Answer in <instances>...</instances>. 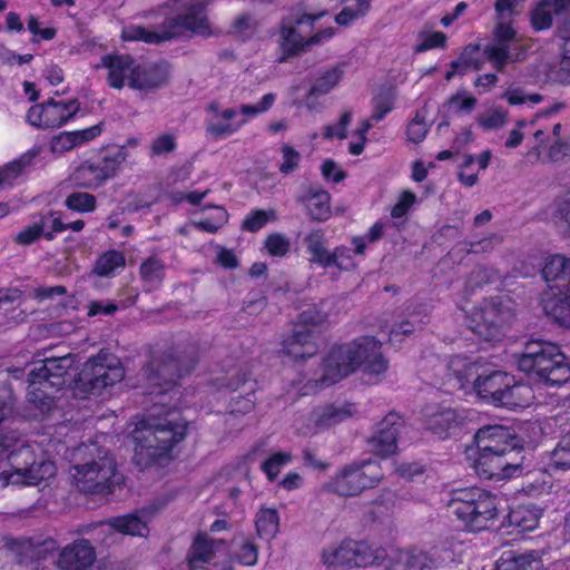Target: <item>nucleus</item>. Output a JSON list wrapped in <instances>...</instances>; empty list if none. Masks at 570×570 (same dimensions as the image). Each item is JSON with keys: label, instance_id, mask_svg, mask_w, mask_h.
Masks as SVG:
<instances>
[{"label": "nucleus", "instance_id": "nucleus-1", "mask_svg": "<svg viewBox=\"0 0 570 570\" xmlns=\"http://www.w3.org/2000/svg\"><path fill=\"white\" fill-rule=\"evenodd\" d=\"M177 362L154 361L145 370L148 392L157 401L151 413L135 424L131 439L135 443V461L141 468L170 459L173 448L186 436L187 423L178 411L167 407V401L179 395L173 381Z\"/></svg>", "mask_w": 570, "mask_h": 570}, {"label": "nucleus", "instance_id": "nucleus-2", "mask_svg": "<svg viewBox=\"0 0 570 570\" xmlns=\"http://www.w3.org/2000/svg\"><path fill=\"white\" fill-rule=\"evenodd\" d=\"M465 458L479 478L504 481L523 472L524 450L513 432L502 425L476 431L465 449Z\"/></svg>", "mask_w": 570, "mask_h": 570}, {"label": "nucleus", "instance_id": "nucleus-3", "mask_svg": "<svg viewBox=\"0 0 570 570\" xmlns=\"http://www.w3.org/2000/svg\"><path fill=\"white\" fill-rule=\"evenodd\" d=\"M389 362L381 351V342L373 336H362L331 348L320 367L301 387L302 394L328 387L357 368L367 375L380 376L386 372Z\"/></svg>", "mask_w": 570, "mask_h": 570}, {"label": "nucleus", "instance_id": "nucleus-4", "mask_svg": "<svg viewBox=\"0 0 570 570\" xmlns=\"http://www.w3.org/2000/svg\"><path fill=\"white\" fill-rule=\"evenodd\" d=\"M511 382L512 375L480 357L454 355L446 364H438L433 384L446 393L462 391L465 395L475 394L495 406Z\"/></svg>", "mask_w": 570, "mask_h": 570}, {"label": "nucleus", "instance_id": "nucleus-5", "mask_svg": "<svg viewBox=\"0 0 570 570\" xmlns=\"http://www.w3.org/2000/svg\"><path fill=\"white\" fill-rule=\"evenodd\" d=\"M175 7L179 12L168 19L159 30L129 26L122 29V39L126 41L141 40L149 43H158L177 37L183 31H190L200 36H208L210 33L205 0H175Z\"/></svg>", "mask_w": 570, "mask_h": 570}, {"label": "nucleus", "instance_id": "nucleus-6", "mask_svg": "<svg viewBox=\"0 0 570 570\" xmlns=\"http://www.w3.org/2000/svg\"><path fill=\"white\" fill-rule=\"evenodd\" d=\"M518 367L533 382L560 386L570 379V362L561 348L548 341H530L518 360Z\"/></svg>", "mask_w": 570, "mask_h": 570}, {"label": "nucleus", "instance_id": "nucleus-7", "mask_svg": "<svg viewBox=\"0 0 570 570\" xmlns=\"http://www.w3.org/2000/svg\"><path fill=\"white\" fill-rule=\"evenodd\" d=\"M501 500L480 488L453 492L450 509L463 527L473 532L489 529L498 519Z\"/></svg>", "mask_w": 570, "mask_h": 570}, {"label": "nucleus", "instance_id": "nucleus-8", "mask_svg": "<svg viewBox=\"0 0 570 570\" xmlns=\"http://www.w3.org/2000/svg\"><path fill=\"white\" fill-rule=\"evenodd\" d=\"M72 360L69 355L60 357H47L33 362L28 374V394L30 403L39 407L41 412L51 409L56 393L65 385V375Z\"/></svg>", "mask_w": 570, "mask_h": 570}, {"label": "nucleus", "instance_id": "nucleus-9", "mask_svg": "<svg viewBox=\"0 0 570 570\" xmlns=\"http://www.w3.org/2000/svg\"><path fill=\"white\" fill-rule=\"evenodd\" d=\"M546 282H556L542 295L547 315L562 326H570V257L553 255L544 264Z\"/></svg>", "mask_w": 570, "mask_h": 570}, {"label": "nucleus", "instance_id": "nucleus-10", "mask_svg": "<svg viewBox=\"0 0 570 570\" xmlns=\"http://www.w3.org/2000/svg\"><path fill=\"white\" fill-rule=\"evenodd\" d=\"M107 70V82L115 89H153L166 81V72L158 66L142 67L126 55H107L98 66Z\"/></svg>", "mask_w": 570, "mask_h": 570}, {"label": "nucleus", "instance_id": "nucleus-11", "mask_svg": "<svg viewBox=\"0 0 570 570\" xmlns=\"http://www.w3.org/2000/svg\"><path fill=\"white\" fill-rule=\"evenodd\" d=\"M125 376L119 358L109 353H100L90 358L75 383V394L80 397L99 396L108 386L120 382Z\"/></svg>", "mask_w": 570, "mask_h": 570}, {"label": "nucleus", "instance_id": "nucleus-12", "mask_svg": "<svg viewBox=\"0 0 570 570\" xmlns=\"http://www.w3.org/2000/svg\"><path fill=\"white\" fill-rule=\"evenodd\" d=\"M276 101V95L265 94L256 104H245L236 108H218L209 106L210 117L207 121V131L216 138H226L237 132L250 119L268 111Z\"/></svg>", "mask_w": 570, "mask_h": 570}, {"label": "nucleus", "instance_id": "nucleus-13", "mask_svg": "<svg viewBox=\"0 0 570 570\" xmlns=\"http://www.w3.org/2000/svg\"><path fill=\"white\" fill-rule=\"evenodd\" d=\"M327 302L320 306L308 305L298 315V323L293 333L283 342V352L295 361L313 356L317 351L315 334L308 326L322 324L327 321Z\"/></svg>", "mask_w": 570, "mask_h": 570}, {"label": "nucleus", "instance_id": "nucleus-14", "mask_svg": "<svg viewBox=\"0 0 570 570\" xmlns=\"http://www.w3.org/2000/svg\"><path fill=\"white\" fill-rule=\"evenodd\" d=\"M382 476V468L377 461H362L344 466L324 488L340 495L352 497L376 485Z\"/></svg>", "mask_w": 570, "mask_h": 570}, {"label": "nucleus", "instance_id": "nucleus-15", "mask_svg": "<svg viewBox=\"0 0 570 570\" xmlns=\"http://www.w3.org/2000/svg\"><path fill=\"white\" fill-rule=\"evenodd\" d=\"M512 318L510 307L501 303L484 301L466 315L469 328L484 342L500 341Z\"/></svg>", "mask_w": 570, "mask_h": 570}, {"label": "nucleus", "instance_id": "nucleus-16", "mask_svg": "<svg viewBox=\"0 0 570 570\" xmlns=\"http://www.w3.org/2000/svg\"><path fill=\"white\" fill-rule=\"evenodd\" d=\"M73 471L72 476L77 488L87 493H111L115 485L122 479L116 473L114 458L107 453L99 455L98 461L76 465Z\"/></svg>", "mask_w": 570, "mask_h": 570}, {"label": "nucleus", "instance_id": "nucleus-17", "mask_svg": "<svg viewBox=\"0 0 570 570\" xmlns=\"http://www.w3.org/2000/svg\"><path fill=\"white\" fill-rule=\"evenodd\" d=\"M381 558L380 550L353 540L332 544L322 553L323 562L334 568H366L376 564Z\"/></svg>", "mask_w": 570, "mask_h": 570}, {"label": "nucleus", "instance_id": "nucleus-18", "mask_svg": "<svg viewBox=\"0 0 570 570\" xmlns=\"http://www.w3.org/2000/svg\"><path fill=\"white\" fill-rule=\"evenodd\" d=\"M127 157L126 146H119L98 163L86 161L77 167L72 174V181L83 188H97L115 177Z\"/></svg>", "mask_w": 570, "mask_h": 570}, {"label": "nucleus", "instance_id": "nucleus-19", "mask_svg": "<svg viewBox=\"0 0 570 570\" xmlns=\"http://www.w3.org/2000/svg\"><path fill=\"white\" fill-rule=\"evenodd\" d=\"M78 110L79 102L76 99L49 100L47 104L32 106L27 114V120L38 128H58L67 124Z\"/></svg>", "mask_w": 570, "mask_h": 570}, {"label": "nucleus", "instance_id": "nucleus-20", "mask_svg": "<svg viewBox=\"0 0 570 570\" xmlns=\"http://www.w3.org/2000/svg\"><path fill=\"white\" fill-rule=\"evenodd\" d=\"M354 412L355 409L350 403L318 406L313 410L298 431L303 435L320 433L351 417Z\"/></svg>", "mask_w": 570, "mask_h": 570}, {"label": "nucleus", "instance_id": "nucleus-21", "mask_svg": "<svg viewBox=\"0 0 570 570\" xmlns=\"http://www.w3.org/2000/svg\"><path fill=\"white\" fill-rule=\"evenodd\" d=\"M325 16L324 12L318 14H303L296 21H284L281 28L279 46L284 56L281 60H285L288 56L295 55L305 46H309L308 38L305 36V29H313L314 22Z\"/></svg>", "mask_w": 570, "mask_h": 570}, {"label": "nucleus", "instance_id": "nucleus-22", "mask_svg": "<svg viewBox=\"0 0 570 570\" xmlns=\"http://www.w3.org/2000/svg\"><path fill=\"white\" fill-rule=\"evenodd\" d=\"M465 415L451 406L429 405L424 412V425L438 439L450 438L462 424Z\"/></svg>", "mask_w": 570, "mask_h": 570}, {"label": "nucleus", "instance_id": "nucleus-23", "mask_svg": "<svg viewBox=\"0 0 570 570\" xmlns=\"http://www.w3.org/2000/svg\"><path fill=\"white\" fill-rule=\"evenodd\" d=\"M439 564L434 554L420 549H393L386 554L385 560L387 570H434Z\"/></svg>", "mask_w": 570, "mask_h": 570}, {"label": "nucleus", "instance_id": "nucleus-24", "mask_svg": "<svg viewBox=\"0 0 570 570\" xmlns=\"http://www.w3.org/2000/svg\"><path fill=\"white\" fill-rule=\"evenodd\" d=\"M403 428L401 417L395 413L387 414L377 425L370 444L373 452L382 458L396 453L399 435Z\"/></svg>", "mask_w": 570, "mask_h": 570}, {"label": "nucleus", "instance_id": "nucleus-25", "mask_svg": "<svg viewBox=\"0 0 570 570\" xmlns=\"http://www.w3.org/2000/svg\"><path fill=\"white\" fill-rule=\"evenodd\" d=\"M533 136L539 144L525 155V159L531 164L559 160L570 154V145L560 139H550V134L547 130L538 129Z\"/></svg>", "mask_w": 570, "mask_h": 570}, {"label": "nucleus", "instance_id": "nucleus-26", "mask_svg": "<svg viewBox=\"0 0 570 570\" xmlns=\"http://www.w3.org/2000/svg\"><path fill=\"white\" fill-rule=\"evenodd\" d=\"M153 515V510L141 509L136 513L110 518L102 527L126 535L147 537Z\"/></svg>", "mask_w": 570, "mask_h": 570}, {"label": "nucleus", "instance_id": "nucleus-27", "mask_svg": "<svg viewBox=\"0 0 570 570\" xmlns=\"http://www.w3.org/2000/svg\"><path fill=\"white\" fill-rule=\"evenodd\" d=\"M96 553L87 540H76L60 552L57 566L61 570H85L95 561Z\"/></svg>", "mask_w": 570, "mask_h": 570}, {"label": "nucleus", "instance_id": "nucleus-28", "mask_svg": "<svg viewBox=\"0 0 570 570\" xmlns=\"http://www.w3.org/2000/svg\"><path fill=\"white\" fill-rule=\"evenodd\" d=\"M225 543L223 541H216L210 539L207 534H198L188 553L187 567L188 570L202 569L220 550H225Z\"/></svg>", "mask_w": 570, "mask_h": 570}, {"label": "nucleus", "instance_id": "nucleus-29", "mask_svg": "<svg viewBox=\"0 0 570 570\" xmlns=\"http://www.w3.org/2000/svg\"><path fill=\"white\" fill-rule=\"evenodd\" d=\"M344 75L343 66H334L321 72L314 80L305 100V106L309 110L318 107L317 98L330 94L338 86Z\"/></svg>", "mask_w": 570, "mask_h": 570}, {"label": "nucleus", "instance_id": "nucleus-30", "mask_svg": "<svg viewBox=\"0 0 570 570\" xmlns=\"http://www.w3.org/2000/svg\"><path fill=\"white\" fill-rule=\"evenodd\" d=\"M495 406L509 410H519L530 406L534 400L533 390L530 385L517 382L512 376L509 387H504Z\"/></svg>", "mask_w": 570, "mask_h": 570}, {"label": "nucleus", "instance_id": "nucleus-31", "mask_svg": "<svg viewBox=\"0 0 570 570\" xmlns=\"http://www.w3.org/2000/svg\"><path fill=\"white\" fill-rule=\"evenodd\" d=\"M298 202L304 205L313 220L326 222L332 215L331 195L326 190L308 189L298 197Z\"/></svg>", "mask_w": 570, "mask_h": 570}, {"label": "nucleus", "instance_id": "nucleus-32", "mask_svg": "<svg viewBox=\"0 0 570 570\" xmlns=\"http://www.w3.org/2000/svg\"><path fill=\"white\" fill-rule=\"evenodd\" d=\"M492 158L490 150H483L479 155H464L459 167V180L466 187L474 186L479 180V173L484 170Z\"/></svg>", "mask_w": 570, "mask_h": 570}, {"label": "nucleus", "instance_id": "nucleus-33", "mask_svg": "<svg viewBox=\"0 0 570 570\" xmlns=\"http://www.w3.org/2000/svg\"><path fill=\"white\" fill-rule=\"evenodd\" d=\"M543 561L537 551L515 554L505 552L497 561L493 570H542Z\"/></svg>", "mask_w": 570, "mask_h": 570}, {"label": "nucleus", "instance_id": "nucleus-34", "mask_svg": "<svg viewBox=\"0 0 570 570\" xmlns=\"http://www.w3.org/2000/svg\"><path fill=\"white\" fill-rule=\"evenodd\" d=\"M541 511L534 505H518L508 515V525L518 532L534 530L539 524Z\"/></svg>", "mask_w": 570, "mask_h": 570}, {"label": "nucleus", "instance_id": "nucleus-35", "mask_svg": "<svg viewBox=\"0 0 570 570\" xmlns=\"http://www.w3.org/2000/svg\"><path fill=\"white\" fill-rule=\"evenodd\" d=\"M570 0H542L531 12V23L537 30L548 29L552 23L554 14L563 10Z\"/></svg>", "mask_w": 570, "mask_h": 570}, {"label": "nucleus", "instance_id": "nucleus-36", "mask_svg": "<svg viewBox=\"0 0 570 570\" xmlns=\"http://www.w3.org/2000/svg\"><path fill=\"white\" fill-rule=\"evenodd\" d=\"M279 513L276 509L262 507L255 515V529L257 535L271 542L279 531Z\"/></svg>", "mask_w": 570, "mask_h": 570}, {"label": "nucleus", "instance_id": "nucleus-37", "mask_svg": "<svg viewBox=\"0 0 570 570\" xmlns=\"http://www.w3.org/2000/svg\"><path fill=\"white\" fill-rule=\"evenodd\" d=\"M480 49L476 46H466L460 58L451 63V69L446 72L445 78L452 79L456 73H465L470 70H479L482 62L479 59Z\"/></svg>", "mask_w": 570, "mask_h": 570}, {"label": "nucleus", "instance_id": "nucleus-38", "mask_svg": "<svg viewBox=\"0 0 570 570\" xmlns=\"http://www.w3.org/2000/svg\"><path fill=\"white\" fill-rule=\"evenodd\" d=\"M324 234L322 230L311 232L305 237V244L307 250L311 254V261L317 263L324 267L332 265V253H330L324 246Z\"/></svg>", "mask_w": 570, "mask_h": 570}, {"label": "nucleus", "instance_id": "nucleus-39", "mask_svg": "<svg viewBox=\"0 0 570 570\" xmlns=\"http://www.w3.org/2000/svg\"><path fill=\"white\" fill-rule=\"evenodd\" d=\"M35 153L28 151L0 168V188L12 185L30 165Z\"/></svg>", "mask_w": 570, "mask_h": 570}, {"label": "nucleus", "instance_id": "nucleus-40", "mask_svg": "<svg viewBox=\"0 0 570 570\" xmlns=\"http://www.w3.org/2000/svg\"><path fill=\"white\" fill-rule=\"evenodd\" d=\"M125 266V257L120 252L108 250L99 256L95 265V273L99 276H114Z\"/></svg>", "mask_w": 570, "mask_h": 570}, {"label": "nucleus", "instance_id": "nucleus-41", "mask_svg": "<svg viewBox=\"0 0 570 570\" xmlns=\"http://www.w3.org/2000/svg\"><path fill=\"white\" fill-rule=\"evenodd\" d=\"M396 99V92L393 88H384L373 99V112L367 119L370 122L381 121L392 109Z\"/></svg>", "mask_w": 570, "mask_h": 570}, {"label": "nucleus", "instance_id": "nucleus-42", "mask_svg": "<svg viewBox=\"0 0 570 570\" xmlns=\"http://www.w3.org/2000/svg\"><path fill=\"white\" fill-rule=\"evenodd\" d=\"M344 3L343 10L335 17V21L341 26H348L368 11L371 0H344Z\"/></svg>", "mask_w": 570, "mask_h": 570}, {"label": "nucleus", "instance_id": "nucleus-43", "mask_svg": "<svg viewBox=\"0 0 570 570\" xmlns=\"http://www.w3.org/2000/svg\"><path fill=\"white\" fill-rule=\"evenodd\" d=\"M508 112L501 107H491L476 116L483 130H498L507 124Z\"/></svg>", "mask_w": 570, "mask_h": 570}, {"label": "nucleus", "instance_id": "nucleus-44", "mask_svg": "<svg viewBox=\"0 0 570 570\" xmlns=\"http://www.w3.org/2000/svg\"><path fill=\"white\" fill-rule=\"evenodd\" d=\"M277 220V213L275 209H254L252 210L243 222V229L255 233L262 229L269 222Z\"/></svg>", "mask_w": 570, "mask_h": 570}, {"label": "nucleus", "instance_id": "nucleus-45", "mask_svg": "<svg viewBox=\"0 0 570 570\" xmlns=\"http://www.w3.org/2000/svg\"><path fill=\"white\" fill-rule=\"evenodd\" d=\"M227 219L228 214L225 208L220 206H214L210 207V215L206 218L195 222L194 226L208 233H215L227 223Z\"/></svg>", "mask_w": 570, "mask_h": 570}, {"label": "nucleus", "instance_id": "nucleus-46", "mask_svg": "<svg viewBox=\"0 0 570 570\" xmlns=\"http://www.w3.org/2000/svg\"><path fill=\"white\" fill-rule=\"evenodd\" d=\"M291 461H292L291 453L276 452L263 462L262 470L266 474V476L269 481H274L277 479L282 469H284L287 464H289Z\"/></svg>", "mask_w": 570, "mask_h": 570}, {"label": "nucleus", "instance_id": "nucleus-47", "mask_svg": "<svg viewBox=\"0 0 570 570\" xmlns=\"http://www.w3.org/2000/svg\"><path fill=\"white\" fill-rule=\"evenodd\" d=\"M65 204L73 212L89 213L96 207V197L82 191L72 193L66 198Z\"/></svg>", "mask_w": 570, "mask_h": 570}, {"label": "nucleus", "instance_id": "nucleus-48", "mask_svg": "<svg viewBox=\"0 0 570 570\" xmlns=\"http://www.w3.org/2000/svg\"><path fill=\"white\" fill-rule=\"evenodd\" d=\"M551 465L559 470L570 469V433L559 441L551 453Z\"/></svg>", "mask_w": 570, "mask_h": 570}, {"label": "nucleus", "instance_id": "nucleus-49", "mask_svg": "<svg viewBox=\"0 0 570 570\" xmlns=\"http://www.w3.org/2000/svg\"><path fill=\"white\" fill-rule=\"evenodd\" d=\"M503 98L511 106L530 105L534 106L542 101V97L539 94H527L522 88L510 87L503 94Z\"/></svg>", "mask_w": 570, "mask_h": 570}, {"label": "nucleus", "instance_id": "nucleus-50", "mask_svg": "<svg viewBox=\"0 0 570 570\" xmlns=\"http://www.w3.org/2000/svg\"><path fill=\"white\" fill-rule=\"evenodd\" d=\"M419 41L415 51L423 52L434 48H443L446 42V36L441 31H421L419 33Z\"/></svg>", "mask_w": 570, "mask_h": 570}, {"label": "nucleus", "instance_id": "nucleus-51", "mask_svg": "<svg viewBox=\"0 0 570 570\" xmlns=\"http://www.w3.org/2000/svg\"><path fill=\"white\" fill-rule=\"evenodd\" d=\"M384 232V224L381 222L375 223L364 236H357L352 239L354 245V254L362 255L370 243L379 240Z\"/></svg>", "mask_w": 570, "mask_h": 570}, {"label": "nucleus", "instance_id": "nucleus-52", "mask_svg": "<svg viewBox=\"0 0 570 570\" xmlns=\"http://www.w3.org/2000/svg\"><path fill=\"white\" fill-rule=\"evenodd\" d=\"M564 40V55L557 70H551L549 78L563 83L570 82V37L562 36Z\"/></svg>", "mask_w": 570, "mask_h": 570}, {"label": "nucleus", "instance_id": "nucleus-53", "mask_svg": "<svg viewBox=\"0 0 570 570\" xmlns=\"http://www.w3.org/2000/svg\"><path fill=\"white\" fill-rule=\"evenodd\" d=\"M177 147V137L173 132L160 134L150 144L151 154L163 156L173 153Z\"/></svg>", "mask_w": 570, "mask_h": 570}, {"label": "nucleus", "instance_id": "nucleus-54", "mask_svg": "<svg viewBox=\"0 0 570 570\" xmlns=\"http://www.w3.org/2000/svg\"><path fill=\"white\" fill-rule=\"evenodd\" d=\"M41 225L43 226L45 237L52 239L57 233H61L68 229L67 224L62 222L60 213H50L39 217Z\"/></svg>", "mask_w": 570, "mask_h": 570}, {"label": "nucleus", "instance_id": "nucleus-55", "mask_svg": "<svg viewBox=\"0 0 570 570\" xmlns=\"http://www.w3.org/2000/svg\"><path fill=\"white\" fill-rule=\"evenodd\" d=\"M142 278L151 286L158 284L164 276V265L157 258H149L140 267Z\"/></svg>", "mask_w": 570, "mask_h": 570}, {"label": "nucleus", "instance_id": "nucleus-56", "mask_svg": "<svg viewBox=\"0 0 570 570\" xmlns=\"http://www.w3.org/2000/svg\"><path fill=\"white\" fill-rule=\"evenodd\" d=\"M289 239L279 233H274L267 236L265 239V247L269 255L283 257L285 256L289 250Z\"/></svg>", "mask_w": 570, "mask_h": 570}, {"label": "nucleus", "instance_id": "nucleus-57", "mask_svg": "<svg viewBox=\"0 0 570 570\" xmlns=\"http://www.w3.org/2000/svg\"><path fill=\"white\" fill-rule=\"evenodd\" d=\"M22 302V292L17 287L0 289V309L14 311Z\"/></svg>", "mask_w": 570, "mask_h": 570}, {"label": "nucleus", "instance_id": "nucleus-58", "mask_svg": "<svg viewBox=\"0 0 570 570\" xmlns=\"http://www.w3.org/2000/svg\"><path fill=\"white\" fill-rule=\"evenodd\" d=\"M450 108L456 111L470 112L476 106V99L466 91H458L448 100Z\"/></svg>", "mask_w": 570, "mask_h": 570}, {"label": "nucleus", "instance_id": "nucleus-59", "mask_svg": "<svg viewBox=\"0 0 570 570\" xmlns=\"http://www.w3.org/2000/svg\"><path fill=\"white\" fill-rule=\"evenodd\" d=\"M428 131L429 125L426 124L424 117L416 114V116L410 121L406 134L409 140L417 144L425 138Z\"/></svg>", "mask_w": 570, "mask_h": 570}, {"label": "nucleus", "instance_id": "nucleus-60", "mask_svg": "<svg viewBox=\"0 0 570 570\" xmlns=\"http://www.w3.org/2000/svg\"><path fill=\"white\" fill-rule=\"evenodd\" d=\"M41 235L45 236V230L38 218L30 226H27L17 234L16 242L21 245H29L37 240Z\"/></svg>", "mask_w": 570, "mask_h": 570}, {"label": "nucleus", "instance_id": "nucleus-61", "mask_svg": "<svg viewBox=\"0 0 570 570\" xmlns=\"http://www.w3.org/2000/svg\"><path fill=\"white\" fill-rule=\"evenodd\" d=\"M235 557L243 566H254L258 559L257 547L246 540L239 546L238 551L235 552Z\"/></svg>", "mask_w": 570, "mask_h": 570}, {"label": "nucleus", "instance_id": "nucleus-62", "mask_svg": "<svg viewBox=\"0 0 570 570\" xmlns=\"http://www.w3.org/2000/svg\"><path fill=\"white\" fill-rule=\"evenodd\" d=\"M255 31V23L247 14H242L235 19L232 26V32L242 39L250 38Z\"/></svg>", "mask_w": 570, "mask_h": 570}, {"label": "nucleus", "instance_id": "nucleus-63", "mask_svg": "<svg viewBox=\"0 0 570 570\" xmlns=\"http://www.w3.org/2000/svg\"><path fill=\"white\" fill-rule=\"evenodd\" d=\"M76 147L71 131H63L55 136L50 141V149L53 154H63Z\"/></svg>", "mask_w": 570, "mask_h": 570}, {"label": "nucleus", "instance_id": "nucleus-64", "mask_svg": "<svg viewBox=\"0 0 570 570\" xmlns=\"http://www.w3.org/2000/svg\"><path fill=\"white\" fill-rule=\"evenodd\" d=\"M104 128V122H99L91 127L71 131L76 147H80L85 144L90 142L95 138L101 135Z\"/></svg>", "mask_w": 570, "mask_h": 570}]
</instances>
